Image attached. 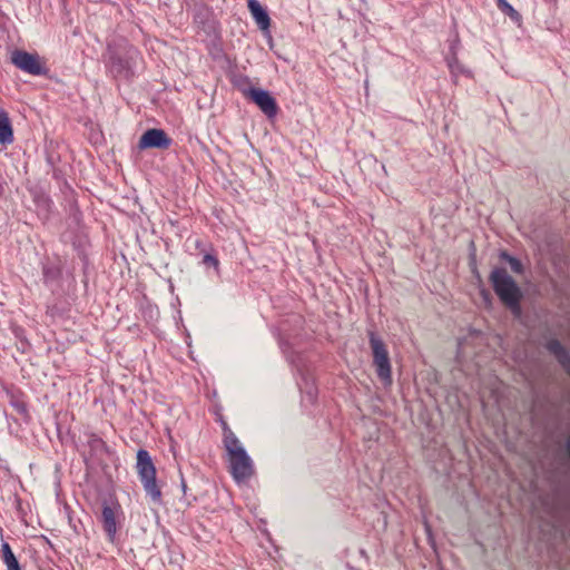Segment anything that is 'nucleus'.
Here are the masks:
<instances>
[{
	"mask_svg": "<svg viewBox=\"0 0 570 570\" xmlns=\"http://www.w3.org/2000/svg\"><path fill=\"white\" fill-rule=\"evenodd\" d=\"M122 518V508L116 498L102 501L100 522L110 543L116 541Z\"/></svg>",
	"mask_w": 570,
	"mask_h": 570,
	"instance_id": "nucleus-4",
	"label": "nucleus"
},
{
	"mask_svg": "<svg viewBox=\"0 0 570 570\" xmlns=\"http://www.w3.org/2000/svg\"><path fill=\"white\" fill-rule=\"evenodd\" d=\"M490 279L493 289L499 298L511 309L520 311V291L504 268H495L491 273Z\"/></svg>",
	"mask_w": 570,
	"mask_h": 570,
	"instance_id": "nucleus-2",
	"label": "nucleus"
},
{
	"mask_svg": "<svg viewBox=\"0 0 570 570\" xmlns=\"http://www.w3.org/2000/svg\"><path fill=\"white\" fill-rule=\"evenodd\" d=\"M370 345L373 354V364L376 367V374L379 379L386 384H391L392 370L389 352L386 350L384 342L374 333H371Z\"/></svg>",
	"mask_w": 570,
	"mask_h": 570,
	"instance_id": "nucleus-6",
	"label": "nucleus"
},
{
	"mask_svg": "<svg viewBox=\"0 0 570 570\" xmlns=\"http://www.w3.org/2000/svg\"><path fill=\"white\" fill-rule=\"evenodd\" d=\"M497 6L512 21L520 22L522 20L521 14L507 0H497Z\"/></svg>",
	"mask_w": 570,
	"mask_h": 570,
	"instance_id": "nucleus-16",
	"label": "nucleus"
},
{
	"mask_svg": "<svg viewBox=\"0 0 570 570\" xmlns=\"http://www.w3.org/2000/svg\"><path fill=\"white\" fill-rule=\"evenodd\" d=\"M247 7L257 26L262 30H268L271 27V18L262 4L257 0H247Z\"/></svg>",
	"mask_w": 570,
	"mask_h": 570,
	"instance_id": "nucleus-9",
	"label": "nucleus"
},
{
	"mask_svg": "<svg viewBox=\"0 0 570 570\" xmlns=\"http://www.w3.org/2000/svg\"><path fill=\"white\" fill-rule=\"evenodd\" d=\"M508 261H509L510 267L513 272H515V273L522 272V264L520 263V261H518L514 257H508Z\"/></svg>",
	"mask_w": 570,
	"mask_h": 570,
	"instance_id": "nucleus-18",
	"label": "nucleus"
},
{
	"mask_svg": "<svg viewBox=\"0 0 570 570\" xmlns=\"http://www.w3.org/2000/svg\"><path fill=\"white\" fill-rule=\"evenodd\" d=\"M11 406L21 415L28 416L29 409L26 401V395L22 391H14L9 393Z\"/></svg>",
	"mask_w": 570,
	"mask_h": 570,
	"instance_id": "nucleus-12",
	"label": "nucleus"
},
{
	"mask_svg": "<svg viewBox=\"0 0 570 570\" xmlns=\"http://www.w3.org/2000/svg\"><path fill=\"white\" fill-rule=\"evenodd\" d=\"M548 350L558 358L563 368L570 374V356L558 341H550Z\"/></svg>",
	"mask_w": 570,
	"mask_h": 570,
	"instance_id": "nucleus-11",
	"label": "nucleus"
},
{
	"mask_svg": "<svg viewBox=\"0 0 570 570\" xmlns=\"http://www.w3.org/2000/svg\"><path fill=\"white\" fill-rule=\"evenodd\" d=\"M108 67L117 77L128 78L132 75L129 63L116 55L110 57Z\"/></svg>",
	"mask_w": 570,
	"mask_h": 570,
	"instance_id": "nucleus-10",
	"label": "nucleus"
},
{
	"mask_svg": "<svg viewBox=\"0 0 570 570\" xmlns=\"http://www.w3.org/2000/svg\"><path fill=\"white\" fill-rule=\"evenodd\" d=\"M203 264L207 267H214L217 272L219 271V261L213 254H205L203 257Z\"/></svg>",
	"mask_w": 570,
	"mask_h": 570,
	"instance_id": "nucleus-17",
	"label": "nucleus"
},
{
	"mask_svg": "<svg viewBox=\"0 0 570 570\" xmlns=\"http://www.w3.org/2000/svg\"><path fill=\"white\" fill-rule=\"evenodd\" d=\"M173 144L171 138L164 129L151 128L146 130L138 141L139 149L159 148L168 149Z\"/></svg>",
	"mask_w": 570,
	"mask_h": 570,
	"instance_id": "nucleus-8",
	"label": "nucleus"
},
{
	"mask_svg": "<svg viewBox=\"0 0 570 570\" xmlns=\"http://www.w3.org/2000/svg\"><path fill=\"white\" fill-rule=\"evenodd\" d=\"M243 95L246 99L254 102L268 118L276 117L278 106L275 98L268 91L252 87L243 90Z\"/></svg>",
	"mask_w": 570,
	"mask_h": 570,
	"instance_id": "nucleus-7",
	"label": "nucleus"
},
{
	"mask_svg": "<svg viewBox=\"0 0 570 570\" xmlns=\"http://www.w3.org/2000/svg\"><path fill=\"white\" fill-rule=\"evenodd\" d=\"M13 140V131L11 128L8 114L0 109V142H11Z\"/></svg>",
	"mask_w": 570,
	"mask_h": 570,
	"instance_id": "nucleus-13",
	"label": "nucleus"
},
{
	"mask_svg": "<svg viewBox=\"0 0 570 570\" xmlns=\"http://www.w3.org/2000/svg\"><path fill=\"white\" fill-rule=\"evenodd\" d=\"M10 59L18 69L31 76H46L49 72L46 59L37 52L17 49L12 51Z\"/></svg>",
	"mask_w": 570,
	"mask_h": 570,
	"instance_id": "nucleus-5",
	"label": "nucleus"
},
{
	"mask_svg": "<svg viewBox=\"0 0 570 570\" xmlns=\"http://www.w3.org/2000/svg\"><path fill=\"white\" fill-rule=\"evenodd\" d=\"M1 551H2V560H3L4 564L7 566V570H21L19 562H18L16 556L13 554L11 547L9 546L8 542L2 543Z\"/></svg>",
	"mask_w": 570,
	"mask_h": 570,
	"instance_id": "nucleus-14",
	"label": "nucleus"
},
{
	"mask_svg": "<svg viewBox=\"0 0 570 570\" xmlns=\"http://www.w3.org/2000/svg\"><path fill=\"white\" fill-rule=\"evenodd\" d=\"M216 421L220 424L223 431V444H228L229 442L238 440L235 433L230 430L228 423L224 419L220 412H216Z\"/></svg>",
	"mask_w": 570,
	"mask_h": 570,
	"instance_id": "nucleus-15",
	"label": "nucleus"
},
{
	"mask_svg": "<svg viewBox=\"0 0 570 570\" xmlns=\"http://www.w3.org/2000/svg\"><path fill=\"white\" fill-rule=\"evenodd\" d=\"M229 462V472L237 483L248 481L255 473L254 463L239 440L224 445Z\"/></svg>",
	"mask_w": 570,
	"mask_h": 570,
	"instance_id": "nucleus-1",
	"label": "nucleus"
},
{
	"mask_svg": "<svg viewBox=\"0 0 570 570\" xmlns=\"http://www.w3.org/2000/svg\"><path fill=\"white\" fill-rule=\"evenodd\" d=\"M136 469L145 491L155 502L160 501L161 490L157 483V470L147 450H138Z\"/></svg>",
	"mask_w": 570,
	"mask_h": 570,
	"instance_id": "nucleus-3",
	"label": "nucleus"
}]
</instances>
